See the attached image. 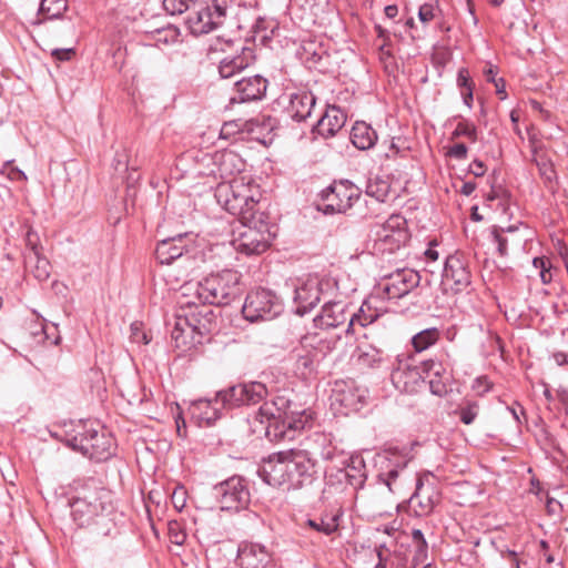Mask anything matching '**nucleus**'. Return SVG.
<instances>
[{
    "mask_svg": "<svg viewBox=\"0 0 568 568\" xmlns=\"http://www.w3.org/2000/svg\"><path fill=\"white\" fill-rule=\"evenodd\" d=\"M267 398L258 412L268 420L265 434L270 440H292L295 434L311 426L313 413L296 402L297 393L292 396L280 393H265Z\"/></svg>",
    "mask_w": 568,
    "mask_h": 568,
    "instance_id": "obj_1",
    "label": "nucleus"
},
{
    "mask_svg": "<svg viewBox=\"0 0 568 568\" xmlns=\"http://www.w3.org/2000/svg\"><path fill=\"white\" fill-rule=\"evenodd\" d=\"M71 517L79 527H94L98 535L115 536L114 506L108 490L88 483L70 501Z\"/></svg>",
    "mask_w": 568,
    "mask_h": 568,
    "instance_id": "obj_2",
    "label": "nucleus"
},
{
    "mask_svg": "<svg viewBox=\"0 0 568 568\" xmlns=\"http://www.w3.org/2000/svg\"><path fill=\"white\" fill-rule=\"evenodd\" d=\"M260 473L263 480L271 486L296 489L312 483L316 469L310 453L290 449L271 455Z\"/></svg>",
    "mask_w": 568,
    "mask_h": 568,
    "instance_id": "obj_3",
    "label": "nucleus"
},
{
    "mask_svg": "<svg viewBox=\"0 0 568 568\" xmlns=\"http://www.w3.org/2000/svg\"><path fill=\"white\" fill-rule=\"evenodd\" d=\"M199 304L194 297H190L182 303V307H189L190 312L178 314L175 317L171 337L175 347L182 352L202 344L203 338L215 328L214 312L205 305L199 307Z\"/></svg>",
    "mask_w": 568,
    "mask_h": 568,
    "instance_id": "obj_4",
    "label": "nucleus"
},
{
    "mask_svg": "<svg viewBox=\"0 0 568 568\" xmlns=\"http://www.w3.org/2000/svg\"><path fill=\"white\" fill-rule=\"evenodd\" d=\"M214 196L230 214L237 216L241 221H250L256 213L261 191L251 175H240L229 181H221Z\"/></svg>",
    "mask_w": 568,
    "mask_h": 568,
    "instance_id": "obj_5",
    "label": "nucleus"
},
{
    "mask_svg": "<svg viewBox=\"0 0 568 568\" xmlns=\"http://www.w3.org/2000/svg\"><path fill=\"white\" fill-rule=\"evenodd\" d=\"M62 440L73 450L94 459L106 460L112 455L113 438L99 420H79L64 430Z\"/></svg>",
    "mask_w": 568,
    "mask_h": 568,
    "instance_id": "obj_6",
    "label": "nucleus"
},
{
    "mask_svg": "<svg viewBox=\"0 0 568 568\" xmlns=\"http://www.w3.org/2000/svg\"><path fill=\"white\" fill-rule=\"evenodd\" d=\"M184 290L185 297H194L202 305H227L241 293V274L224 270L187 284Z\"/></svg>",
    "mask_w": 568,
    "mask_h": 568,
    "instance_id": "obj_7",
    "label": "nucleus"
},
{
    "mask_svg": "<svg viewBox=\"0 0 568 568\" xmlns=\"http://www.w3.org/2000/svg\"><path fill=\"white\" fill-rule=\"evenodd\" d=\"M262 393H212L210 397L191 399L189 412L199 425H211L221 414V410L232 397L239 405L250 404L262 398Z\"/></svg>",
    "mask_w": 568,
    "mask_h": 568,
    "instance_id": "obj_8",
    "label": "nucleus"
},
{
    "mask_svg": "<svg viewBox=\"0 0 568 568\" xmlns=\"http://www.w3.org/2000/svg\"><path fill=\"white\" fill-rule=\"evenodd\" d=\"M231 0L197 2L185 18V24L194 36L210 33L224 22Z\"/></svg>",
    "mask_w": 568,
    "mask_h": 568,
    "instance_id": "obj_9",
    "label": "nucleus"
},
{
    "mask_svg": "<svg viewBox=\"0 0 568 568\" xmlns=\"http://www.w3.org/2000/svg\"><path fill=\"white\" fill-rule=\"evenodd\" d=\"M410 237L407 221L400 214H392L374 231L373 248L378 253H394L405 246Z\"/></svg>",
    "mask_w": 568,
    "mask_h": 568,
    "instance_id": "obj_10",
    "label": "nucleus"
},
{
    "mask_svg": "<svg viewBox=\"0 0 568 568\" xmlns=\"http://www.w3.org/2000/svg\"><path fill=\"white\" fill-rule=\"evenodd\" d=\"M243 231L233 241L236 251L246 255L261 254L265 252L273 239L274 234L271 232L267 223L261 219L256 220L255 215L250 221H241Z\"/></svg>",
    "mask_w": 568,
    "mask_h": 568,
    "instance_id": "obj_11",
    "label": "nucleus"
},
{
    "mask_svg": "<svg viewBox=\"0 0 568 568\" xmlns=\"http://www.w3.org/2000/svg\"><path fill=\"white\" fill-rule=\"evenodd\" d=\"M212 495L221 510L240 511L245 509L251 500L248 485L245 478L232 476L212 488Z\"/></svg>",
    "mask_w": 568,
    "mask_h": 568,
    "instance_id": "obj_12",
    "label": "nucleus"
},
{
    "mask_svg": "<svg viewBox=\"0 0 568 568\" xmlns=\"http://www.w3.org/2000/svg\"><path fill=\"white\" fill-rule=\"evenodd\" d=\"M283 311L281 300L270 290L257 288L247 294L242 313L250 322L271 321Z\"/></svg>",
    "mask_w": 568,
    "mask_h": 568,
    "instance_id": "obj_13",
    "label": "nucleus"
},
{
    "mask_svg": "<svg viewBox=\"0 0 568 568\" xmlns=\"http://www.w3.org/2000/svg\"><path fill=\"white\" fill-rule=\"evenodd\" d=\"M420 283V275L415 270L397 268L384 275L377 284V294L386 300H399L410 293Z\"/></svg>",
    "mask_w": 568,
    "mask_h": 568,
    "instance_id": "obj_14",
    "label": "nucleus"
},
{
    "mask_svg": "<svg viewBox=\"0 0 568 568\" xmlns=\"http://www.w3.org/2000/svg\"><path fill=\"white\" fill-rule=\"evenodd\" d=\"M196 237L193 233H183L159 241L155 248L156 260L169 265L181 257L195 258L199 253Z\"/></svg>",
    "mask_w": 568,
    "mask_h": 568,
    "instance_id": "obj_15",
    "label": "nucleus"
},
{
    "mask_svg": "<svg viewBox=\"0 0 568 568\" xmlns=\"http://www.w3.org/2000/svg\"><path fill=\"white\" fill-rule=\"evenodd\" d=\"M325 214L345 213L359 199L358 189L348 181L334 182L321 193Z\"/></svg>",
    "mask_w": 568,
    "mask_h": 568,
    "instance_id": "obj_16",
    "label": "nucleus"
},
{
    "mask_svg": "<svg viewBox=\"0 0 568 568\" xmlns=\"http://www.w3.org/2000/svg\"><path fill=\"white\" fill-rule=\"evenodd\" d=\"M381 470L377 481L385 485L390 493H399L410 478L406 471L408 459L395 453L379 457Z\"/></svg>",
    "mask_w": 568,
    "mask_h": 568,
    "instance_id": "obj_17",
    "label": "nucleus"
},
{
    "mask_svg": "<svg viewBox=\"0 0 568 568\" xmlns=\"http://www.w3.org/2000/svg\"><path fill=\"white\" fill-rule=\"evenodd\" d=\"M471 283L469 261L464 253L455 252L446 257L443 284L455 293L466 290Z\"/></svg>",
    "mask_w": 568,
    "mask_h": 568,
    "instance_id": "obj_18",
    "label": "nucleus"
},
{
    "mask_svg": "<svg viewBox=\"0 0 568 568\" xmlns=\"http://www.w3.org/2000/svg\"><path fill=\"white\" fill-rule=\"evenodd\" d=\"M267 80L262 75L245 77L234 83L230 104L260 101L265 97Z\"/></svg>",
    "mask_w": 568,
    "mask_h": 568,
    "instance_id": "obj_19",
    "label": "nucleus"
},
{
    "mask_svg": "<svg viewBox=\"0 0 568 568\" xmlns=\"http://www.w3.org/2000/svg\"><path fill=\"white\" fill-rule=\"evenodd\" d=\"M237 562L241 568H273V552L258 542H242L237 550Z\"/></svg>",
    "mask_w": 568,
    "mask_h": 568,
    "instance_id": "obj_20",
    "label": "nucleus"
},
{
    "mask_svg": "<svg viewBox=\"0 0 568 568\" xmlns=\"http://www.w3.org/2000/svg\"><path fill=\"white\" fill-rule=\"evenodd\" d=\"M316 98L310 91H297L288 94V104L285 110L291 119L303 122L312 114Z\"/></svg>",
    "mask_w": 568,
    "mask_h": 568,
    "instance_id": "obj_21",
    "label": "nucleus"
},
{
    "mask_svg": "<svg viewBox=\"0 0 568 568\" xmlns=\"http://www.w3.org/2000/svg\"><path fill=\"white\" fill-rule=\"evenodd\" d=\"M320 296V283L315 280H310L297 286L294 292L295 313L302 316L311 312L318 304Z\"/></svg>",
    "mask_w": 568,
    "mask_h": 568,
    "instance_id": "obj_22",
    "label": "nucleus"
},
{
    "mask_svg": "<svg viewBox=\"0 0 568 568\" xmlns=\"http://www.w3.org/2000/svg\"><path fill=\"white\" fill-rule=\"evenodd\" d=\"M346 123V114L336 106L329 105L324 114L317 120L315 131L318 135L327 139L334 136Z\"/></svg>",
    "mask_w": 568,
    "mask_h": 568,
    "instance_id": "obj_23",
    "label": "nucleus"
},
{
    "mask_svg": "<svg viewBox=\"0 0 568 568\" xmlns=\"http://www.w3.org/2000/svg\"><path fill=\"white\" fill-rule=\"evenodd\" d=\"M329 402L335 415L347 416L359 412L366 405V396L361 393H332Z\"/></svg>",
    "mask_w": 568,
    "mask_h": 568,
    "instance_id": "obj_24",
    "label": "nucleus"
},
{
    "mask_svg": "<svg viewBox=\"0 0 568 568\" xmlns=\"http://www.w3.org/2000/svg\"><path fill=\"white\" fill-rule=\"evenodd\" d=\"M215 163L222 181H229L240 175H247L243 173L245 162L234 151H224L217 154Z\"/></svg>",
    "mask_w": 568,
    "mask_h": 568,
    "instance_id": "obj_25",
    "label": "nucleus"
},
{
    "mask_svg": "<svg viewBox=\"0 0 568 568\" xmlns=\"http://www.w3.org/2000/svg\"><path fill=\"white\" fill-rule=\"evenodd\" d=\"M255 60L254 51L251 48H243L242 52L234 57H225L219 65L222 78H231L235 73L251 65Z\"/></svg>",
    "mask_w": 568,
    "mask_h": 568,
    "instance_id": "obj_26",
    "label": "nucleus"
},
{
    "mask_svg": "<svg viewBox=\"0 0 568 568\" xmlns=\"http://www.w3.org/2000/svg\"><path fill=\"white\" fill-rule=\"evenodd\" d=\"M519 231L518 225H511L507 229H500L494 226L491 230V236L494 243L497 245V253L499 256L505 257L508 255V245L520 246L526 241L524 235L508 237L505 233L515 234Z\"/></svg>",
    "mask_w": 568,
    "mask_h": 568,
    "instance_id": "obj_27",
    "label": "nucleus"
},
{
    "mask_svg": "<svg viewBox=\"0 0 568 568\" xmlns=\"http://www.w3.org/2000/svg\"><path fill=\"white\" fill-rule=\"evenodd\" d=\"M349 139L356 149L364 151L375 145L377 133L366 122L357 121L351 130Z\"/></svg>",
    "mask_w": 568,
    "mask_h": 568,
    "instance_id": "obj_28",
    "label": "nucleus"
},
{
    "mask_svg": "<svg viewBox=\"0 0 568 568\" xmlns=\"http://www.w3.org/2000/svg\"><path fill=\"white\" fill-rule=\"evenodd\" d=\"M392 382L397 390H417L424 387L425 381L419 378L416 369H396L392 373Z\"/></svg>",
    "mask_w": 568,
    "mask_h": 568,
    "instance_id": "obj_29",
    "label": "nucleus"
},
{
    "mask_svg": "<svg viewBox=\"0 0 568 568\" xmlns=\"http://www.w3.org/2000/svg\"><path fill=\"white\" fill-rule=\"evenodd\" d=\"M321 325L326 327H337L347 321L345 307L339 302H328L322 307L318 316Z\"/></svg>",
    "mask_w": 568,
    "mask_h": 568,
    "instance_id": "obj_30",
    "label": "nucleus"
},
{
    "mask_svg": "<svg viewBox=\"0 0 568 568\" xmlns=\"http://www.w3.org/2000/svg\"><path fill=\"white\" fill-rule=\"evenodd\" d=\"M414 480L415 493L410 496L409 501L418 515H427L433 510L438 496L434 493L433 495H427L422 499V494L424 493L423 478L416 476Z\"/></svg>",
    "mask_w": 568,
    "mask_h": 568,
    "instance_id": "obj_31",
    "label": "nucleus"
},
{
    "mask_svg": "<svg viewBox=\"0 0 568 568\" xmlns=\"http://www.w3.org/2000/svg\"><path fill=\"white\" fill-rule=\"evenodd\" d=\"M67 10L68 0H41L36 24H41L47 20L61 19Z\"/></svg>",
    "mask_w": 568,
    "mask_h": 568,
    "instance_id": "obj_32",
    "label": "nucleus"
},
{
    "mask_svg": "<svg viewBox=\"0 0 568 568\" xmlns=\"http://www.w3.org/2000/svg\"><path fill=\"white\" fill-rule=\"evenodd\" d=\"M24 266L40 282L48 280L50 276V262L36 251L24 253Z\"/></svg>",
    "mask_w": 568,
    "mask_h": 568,
    "instance_id": "obj_33",
    "label": "nucleus"
},
{
    "mask_svg": "<svg viewBox=\"0 0 568 568\" xmlns=\"http://www.w3.org/2000/svg\"><path fill=\"white\" fill-rule=\"evenodd\" d=\"M307 341L308 338L304 337L302 339V346L296 347L291 354L292 358L295 361V373L303 378L311 374L314 368V355L304 346Z\"/></svg>",
    "mask_w": 568,
    "mask_h": 568,
    "instance_id": "obj_34",
    "label": "nucleus"
},
{
    "mask_svg": "<svg viewBox=\"0 0 568 568\" xmlns=\"http://www.w3.org/2000/svg\"><path fill=\"white\" fill-rule=\"evenodd\" d=\"M355 365L359 369L377 367L382 362V353L372 345H361L353 356Z\"/></svg>",
    "mask_w": 568,
    "mask_h": 568,
    "instance_id": "obj_35",
    "label": "nucleus"
},
{
    "mask_svg": "<svg viewBox=\"0 0 568 568\" xmlns=\"http://www.w3.org/2000/svg\"><path fill=\"white\" fill-rule=\"evenodd\" d=\"M364 467L363 459H352L351 464L345 469H338L336 473L337 479L341 481L346 479L351 486L355 489L361 488L364 485L366 475L362 471Z\"/></svg>",
    "mask_w": 568,
    "mask_h": 568,
    "instance_id": "obj_36",
    "label": "nucleus"
},
{
    "mask_svg": "<svg viewBox=\"0 0 568 568\" xmlns=\"http://www.w3.org/2000/svg\"><path fill=\"white\" fill-rule=\"evenodd\" d=\"M439 338V329L436 327H429L418 332L412 337V346L415 352L422 353L435 345Z\"/></svg>",
    "mask_w": 568,
    "mask_h": 568,
    "instance_id": "obj_37",
    "label": "nucleus"
},
{
    "mask_svg": "<svg viewBox=\"0 0 568 568\" xmlns=\"http://www.w3.org/2000/svg\"><path fill=\"white\" fill-rule=\"evenodd\" d=\"M529 141L531 144V150L535 154L534 161L538 168L540 176L544 180L551 182L556 178V172L552 163L544 156H537L539 145L535 136H530Z\"/></svg>",
    "mask_w": 568,
    "mask_h": 568,
    "instance_id": "obj_38",
    "label": "nucleus"
},
{
    "mask_svg": "<svg viewBox=\"0 0 568 568\" xmlns=\"http://www.w3.org/2000/svg\"><path fill=\"white\" fill-rule=\"evenodd\" d=\"M452 413L459 416L465 425H470L478 416L479 404L477 400L465 398Z\"/></svg>",
    "mask_w": 568,
    "mask_h": 568,
    "instance_id": "obj_39",
    "label": "nucleus"
},
{
    "mask_svg": "<svg viewBox=\"0 0 568 568\" xmlns=\"http://www.w3.org/2000/svg\"><path fill=\"white\" fill-rule=\"evenodd\" d=\"M390 185L388 181L379 176L371 178L366 185V194L378 202H385L388 197Z\"/></svg>",
    "mask_w": 568,
    "mask_h": 568,
    "instance_id": "obj_40",
    "label": "nucleus"
},
{
    "mask_svg": "<svg viewBox=\"0 0 568 568\" xmlns=\"http://www.w3.org/2000/svg\"><path fill=\"white\" fill-rule=\"evenodd\" d=\"M377 317H378V315L375 313L366 314L364 311V305H363L357 313H353L351 315V317L348 320L347 328H346V334L355 335L357 332L356 326L365 327L368 324H372L373 322H375Z\"/></svg>",
    "mask_w": 568,
    "mask_h": 568,
    "instance_id": "obj_41",
    "label": "nucleus"
},
{
    "mask_svg": "<svg viewBox=\"0 0 568 568\" xmlns=\"http://www.w3.org/2000/svg\"><path fill=\"white\" fill-rule=\"evenodd\" d=\"M313 442L318 448V455L324 460H332L335 457L337 449L335 446H333L328 435L316 433L314 435Z\"/></svg>",
    "mask_w": 568,
    "mask_h": 568,
    "instance_id": "obj_42",
    "label": "nucleus"
},
{
    "mask_svg": "<svg viewBox=\"0 0 568 568\" xmlns=\"http://www.w3.org/2000/svg\"><path fill=\"white\" fill-rule=\"evenodd\" d=\"M307 526L324 535H331L338 528V516L334 515L327 518L308 519Z\"/></svg>",
    "mask_w": 568,
    "mask_h": 568,
    "instance_id": "obj_43",
    "label": "nucleus"
},
{
    "mask_svg": "<svg viewBox=\"0 0 568 568\" xmlns=\"http://www.w3.org/2000/svg\"><path fill=\"white\" fill-rule=\"evenodd\" d=\"M200 0H163L164 10L174 16L191 11Z\"/></svg>",
    "mask_w": 568,
    "mask_h": 568,
    "instance_id": "obj_44",
    "label": "nucleus"
},
{
    "mask_svg": "<svg viewBox=\"0 0 568 568\" xmlns=\"http://www.w3.org/2000/svg\"><path fill=\"white\" fill-rule=\"evenodd\" d=\"M465 136L471 142L477 141V128L476 125L467 120L459 121L452 133V138Z\"/></svg>",
    "mask_w": 568,
    "mask_h": 568,
    "instance_id": "obj_45",
    "label": "nucleus"
},
{
    "mask_svg": "<svg viewBox=\"0 0 568 568\" xmlns=\"http://www.w3.org/2000/svg\"><path fill=\"white\" fill-rule=\"evenodd\" d=\"M532 265L535 268L538 270L540 280L544 284H549L552 280L550 268L551 264L550 261L546 257H534L532 258Z\"/></svg>",
    "mask_w": 568,
    "mask_h": 568,
    "instance_id": "obj_46",
    "label": "nucleus"
},
{
    "mask_svg": "<svg viewBox=\"0 0 568 568\" xmlns=\"http://www.w3.org/2000/svg\"><path fill=\"white\" fill-rule=\"evenodd\" d=\"M548 403L560 404V409L568 414V393H544Z\"/></svg>",
    "mask_w": 568,
    "mask_h": 568,
    "instance_id": "obj_47",
    "label": "nucleus"
},
{
    "mask_svg": "<svg viewBox=\"0 0 568 568\" xmlns=\"http://www.w3.org/2000/svg\"><path fill=\"white\" fill-rule=\"evenodd\" d=\"M436 6L433 3H424L419 7L418 18L423 23H427L435 18Z\"/></svg>",
    "mask_w": 568,
    "mask_h": 568,
    "instance_id": "obj_48",
    "label": "nucleus"
},
{
    "mask_svg": "<svg viewBox=\"0 0 568 568\" xmlns=\"http://www.w3.org/2000/svg\"><path fill=\"white\" fill-rule=\"evenodd\" d=\"M414 547H415L414 556H413L414 564L420 565V564L425 562V560L427 559V554H428L427 542L422 541V544L414 545Z\"/></svg>",
    "mask_w": 568,
    "mask_h": 568,
    "instance_id": "obj_49",
    "label": "nucleus"
},
{
    "mask_svg": "<svg viewBox=\"0 0 568 568\" xmlns=\"http://www.w3.org/2000/svg\"><path fill=\"white\" fill-rule=\"evenodd\" d=\"M170 541L176 546H182L186 540L184 531L180 530L178 525H171L169 528Z\"/></svg>",
    "mask_w": 568,
    "mask_h": 568,
    "instance_id": "obj_50",
    "label": "nucleus"
},
{
    "mask_svg": "<svg viewBox=\"0 0 568 568\" xmlns=\"http://www.w3.org/2000/svg\"><path fill=\"white\" fill-rule=\"evenodd\" d=\"M457 85L459 87L460 91L468 90V88H474V83L466 68L459 69L457 74Z\"/></svg>",
    "mask_w": 568,
    "mask_h": 568,
    "instance_id": "obj_51",
    "label": "nucleus"
},
{
    "mask_svg": "<svg viewBox=\"0 0 568 568\" xmlns=\"http://www.w3.org/2000/svg\"><path fill=\"white\" fill-rule=\"evenodd\" d=\"M241 131V125L235 121L225 122L221 129V136L224 139L230 138L236 132Z\"/></svg>",
    "mask_w": 568,
    "mask_h": 568,
    "instance_id": "obj_52",
    "label": "nucleus"
},
{
    "mask_svg": "<svg viewBox=\"0 0 568 568\" xmlns=\"http://www.w3.org/2000/svg\"><path fill=\"white\" fill-rule=\"evenodd\" d=\"M488 82L494 83L496 88V93L498 94L500 100H505L507 98L506 82L503 78L488 77Z\"/></svg>",
    "mask_w": 568,
    "mask_h": 568,
    "instance_id": "obj_53",
    "label": "nucleus"
},
{
    "mask_svg": "<svg viewBox=\"0 0 568 568\" xmlns=\"http://www.w3.org/2000/svg\"><path fill=\"white\" fill-rule=\"evenodd\" d=\"M448 155L457 160H464L467 156V146L464 143H457L449 149Z\"/></svg>",
    "mask_w": 568,
    "mask_h": 568,
    "instance_id": "obj_54",
    "label": "nucleus"
},
{
    "mask_svg": "<svg viewBox=\"0 0 568 568\" xmlns=\"http://www.w3.org/2000/svg\"><path fill=\"white\" fill-rule=\"evenodd\" d=\"M131 338L136 342V343H143V344H149L150 339L148 338L146 334L143 333L141 329H140V326H139V323H133L131 325Z\"/></svg>",
    "mask_w": 568,
    "mask_h": 568,
    "instance_id": "obj_55",
    "label": "nucleus"
},
{
    "mask_svg": "<svg viewBox=\"0 0 568 568\" xmlns=\"http://www.w3.org/2000/svg\"><path fill=\"white\" fill-rule=\"evenodd\" d=\"M51 55L59 61H69L74 55V50L69 49H53Z\"/></svg>",
    "mask_w": 568,
    "mask_h": 568,
    "instance_id": "obj_56",
    "label": "nucleus"
},
{
    "mask_svg": "<svg viewBox=\"0 0 568 568\" xmlns=\"http://www.w3.org/2000/svg\"><path fill=\"white\" fill-rule=\"evenodd\" d=\"M26 242H27V251H26V253L34 252V251L37 253H41L40 252V247L38 245V235L36 233L29 231L27 233Z\"/></svg>",
    "mask_w": 568,
    "mask_h": 568,
    "instance_id": "obj_57",
    "label": "nucleus"
},
{
    "mask_svg": "<svg viewBox=\"0 0 568 568\" xmlns=\"http://www.w3.org/2000/svg\"><path fill=\"white\" fill-rule=\"evenodd\" d=\"M388 556H389L388 548L386 547L385 544H381L377 547L378 564L376 565L375 568H385V562L387 561Z\"/></svg>",
    "mask_w": 568,
    "mask_h": 568,
    "instance_id": "obj_58",
    "label": "nucleus"
},
{
    "mask_svg": "<svg viewBox=\"0 0 568 568\" xmlns=\"http://www.w3.org/2000/svg\"><path fill=\"white\" fill-rule=\"evenodd\" d=\"M471 387L477 390H490L493 388V384L489 382L487 376H479L475 378Z\"/></svg>",
    "mask_w": 568,
    "mask_h": 568,
    "instance_id": "obj_59",
    "label": "nucleus"
},
{
    "mask_svg": "<svg viewBox=\"0 0 568 568\" xmlns=\"http://www.w3.org/2000/svg\"><path fill=\"white\" fill-rule=\"evenodd\" d=\"M121 168L128 170V154L125 150L118 151L114 156V169L119 171Z\"/></svg>",
    "mask_w": 568,
    "mask_h": 568,
    "instance_id": "obj_60",
    "label": "nucleus"
},
{
    "mask_svg": "<svg viewBox=\"0 0 568 568\" xmlns=\"http://www.w3.org/2000/svg\"><path fill=\"white\" fill-rule=\"evenodd\" d=\"M174 507L182 509L185 506V491L183 488L175 489L172 495Z\"/></svg>",
    "mask_w": 568,
    "mask_h": 568,
    "instance_id": "obj_61",
    "label": "nucleus"
},
{
    "mask_svg": "<svg viewBox=\"0 0 568 568\" xmlns=\"http://www.w3.org/2000/svg\"><path fill=\"white\" fill-rule=\"evenodd\" d=\"M469 172L476 178H480L486 173V166L480 160H474L469 165Z\"/></svg>",
    "mask_w": 568,
    "mask_h": 568,
    "instance_id": "obj_62",
    "label": "nucleus"
},
{
    "mask_svg": "<svg viewBox=\"0 0 568 568\" xmlns=\"http://www.w3.org/2000/svg\"><path fill=\"white\" fill-rule=\"evenodd\" d=\"M375 30L377 32V37L383 39V41H384L382 47H381V50L384 51L385 48L388 45V42H389L388 31L386 29H384L383 27H381V26H376Z\"/></svg>",
    "mask_w": 568,
    "mask_h": 568,
    "instance_id": "obj_63",
    "label": "nucleus"
},
{
    "mask_svg": "<svg viewBox=\"0 0 568 568\" xmlns=\"http://www.w3.org/2000/svg\"><path fill=\"white\" fill-rule=\"evenodd\" d=\"M551 359L556 365L562 366L568 364V354L564 352H556L551 355Z\"/></svg>",
    "mask_w": 568,
    "mask_h": 568,
    "instance_id": "obj_64",
    "label": "nucleus"
}]
</instances>
